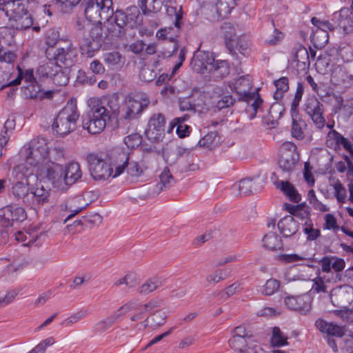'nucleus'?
<instances>
[{
	"label": "nucleus",
	"instance_id": "1",
	"mask_svg": "<svg viewBox=\"0 0 353 353\" xmlns=\"http://www.w3.org/2000/svg\"><path fill=\"white\" fill-rule=\"evenodd\" d=\"M21 152L26 161L34 168L37 175L41 176V168L43 164L60 163L64 161V150L60 146L50 149L47 140L43 137L32 139L24 146Z\"/></svg>",
	"mask_w": 353,
	"mask_h": 353
},
{
	"label": "nucleus",
	"instance_id": "2",
	"mask_svg": "<svg viewBox=\"0 0 353 353\" xmlns=\"http://www.w3.org/2000/svg\"><path fill=\"white\" fill-rule=\"evenodd\" d=\"M41 177L48 179L54 187L66 190L82 176L80 165L72 162L63 166L61 163L43 164L41 168Z\"/></svg>",
	"mask_w": 353,
	"mask_h": 353
},
{
	"label": "nucleus",
	"instance_id": "3",
	"mask_svg": "<svg viewBox=\"0 0 353 353\" xmlns=\"http://www.w3.org/2000/svg\"><path fill=\"white\" fill-rule=\"evenodd\" d=\"M252 83L253 79L249 74L243 75L228 83L231 90L236 93L237 100L247 103L246 111L250 113L251 119L256 117L263 104V99L259 97L258 90L250 92Z\"/></svg>",
	"mask_w": 353,
	"mask_h": 353
},
{
	"label": "nucleus",
	"instance_id": "4",
	"mask_svg": "<svg viewBox=\"0 0 353 353\" xmlns=\"http://www.w3.org/2000/svg\"><path fill=\"white\" fill-rule=\"evenodd\" d=\"M139 10L137 7H131L126 12L117 10L113 15L105 21L107 37L110 39L121 38L129 28H132L137 23Z\"/></svg>",
	"mask_w": 353,
	"mask_h": 353
},
{
	"label": "nucleus",
	"instance_id": "5",
	"mask_svg": "<svg viewBox=\"0 0 353 353\" xmlns=\"http://www.w3.org/2000/svg\"><path fill=\"white\" fill-rule=\"evenodd\" d=\"M90 110L83 119L82 126L90 134H95L102 132L106 122L110 119V110L105 106V100L91 98L88 100Z\"/></svg>",
	"mask_w": 353,
	"mask_h": 353
},
{
	"label": "nucleus",
	"instance_id": "6",
	"mask_svg": "<svg viewBox=\"0 0 353 353\" xmlns=\"http://www.w3.org/2000/svg\"><path fill=\"white\" fill-rule=\"evenodd\" d=\"M79 118L76 104L68 102L59 112L52 125L53 133L57 136L65 137L74 130Z\"/></svg>",
	"mask_w": 353,
	"mask_h": 353
},
{
	"label": "nucleus",
	"instance_id": "7",
	"mask_svg": "<svg viewBox=\"0 0 353 353\" xmlns=\"http://www.w3.org/2000/svg\"><path fill=\"white\" fill-rule=\"evenodd\" d=\"M83 6L86 19L94 23L101 24L114 14L112 0H87Z\"/></svg>",
	"mask_w": 353,
	"mask_h": 353
},
{
	"label": "nucleus",
	"instance_id": "8",
	"mask_svg": "<svg viewBox=\"0 0 353 353\" xmlns=\"http://www.w3.org/2000/svg\"><path fill=\"white\" fill-rule=\"evenodd\" d=\"M46 57L50 61H54V68H61L62 64L65 67H70L73 63V59L76 57L77 51L72 44L67 41L58 48H47Z\"/></svg>",
	"mask_w": 353,
	"mask_h": 353
},
{
	"label": "nucleus",
	"instance_id": "9",
	"mask_svg": "<svg viewBox=\"0 0 353 353\" xmlns=\"http://www.w3.org/2000/svg\"><path fill=\"white\" fill-rule=\"evenodd\" d=\"M12 174L16 182L12 188V194L17 199H22L24 203L29 202V177L32 172L24 165L14 168Z\"/></svg>",
	"mask_w": 353,
	"mask_h": 353
},
{
	"label": "nucleus",
	"instance_id": "10",
	"mask_svg": "<svg viewBox=\"0 0 353 353\" xmlns=\"http://www.w3.org/2000/svg\"><path fill=\"white\" fill-rule=\"evenodd\" d=\"M303 110L317 129L321 130L325 126V107L316 97L312 96L305 99Z\"/></svg>",
	"mask_w": 353,
	"mask_h": 353
},
{
	"label": "nucleus",
	"instance_id": "11",
	"mask_svg": "<svg viewBox=\"0 0 353 353\" xmlns=\"http://www.w3.org/2000/svg\"><path fill=\"white\" fill-rule=\"evenodd\" d=\"M87 161L92 177L96 181H105L113 176V169L98 154L90 153L87 156Z\"/></svg>",
	"mask_w": 353,
	"mask_h": 353
},
{
	"label": "nucleus",
	"instance_id": "12",
	"mask_svg": "<svg viewBox=\"0 0 353 353\" xmlns=\"http://www.w3.org/2000/svg\"><path fill=\"white\" fill-rule=\"evenodd\" d=\"M299 161V154L296 145L290 141L284 142L280 148L279 166L282 171L292 172Z\"/></svg>",
	"mask_w": 353,
	"mask_h": 353
},
{
	"label": "nucleus",
	"instance_id": "13",
	"mask_svg": "<svg viewBox=\"0 0 353 353\" xmlns=\"http://www.w3.org/2000/svg\"><path fill=\"white\" fill-rule=\"evenodd\" d=\"M149 99L141 94L128 96L126 97L123 108L125 119L132 120L148 107Z\"/></svg>",
	"mask_w": 353,
	"mask_h": 353
},
{
	"label": "nucleus",
	"instance_id": "14",
	"mask_svg": "<svg viewBox=\"0 0 353 353\" xmlns=\"http://www.w3.org/2000/svg\"><path fill=\"white\" fill-rule=\"evenodd\" d=\"M165 119L162 114H154L149 120L145 132L147 138L152 142L161 141L165 136Z\"/></svg>",
	"mask_w": 353,
	"mask_h": 353
},
{
	"label": "nucleus",
	"instance_id": "15",
	"mask_svg": "<svg viewBox=\"0 0 353 353\" xmlns=\"http://www.w3.org/2000/svg\"><path fill=\"white\" fill-rule=\"evenodd\" d=\"M103 28L101 26H95L91 28L89 37L85 39L83 50H86L88 57H92L94 52L99 50L104 43Z\"/></svg>",
	"mask_w": 353,
	"mask_h": 353
},
{
	"label": "nucleus",
	"instance_id": "16",
	"mask_svg": "<svg viewBox=\"0 0 353 353\" xmlns=\"http://www.w3.org/2000/svg\"><path fill=\"white\" fill-rule=\"evenodd\" d=\"M241 0H214L207 6L212 13V17L214 20H219L227 17L231 10Z\"/></svg>",
	"mask_w": 353,
	"mask_h": 353
},
{
	"label": "nucleus",
	"instance_id": "17",
	"mask_svg": "<svg viewBox=\"0 0 353 353\" xmlns=\"http://www.w3.org/2000/svg\"><path fill=\"white\" fill-rule=\"evenodd\" d=\"M121 161L123 160L121 165H118L115 168V173L113 177H116L122 174L125 168H127V172L132 176L138 177L141 176L144 170H146L143 163H139L137 161L128 162L129 158L128 154L124 152H121L119 154Z\"/></svg>",
	"mask_w": 353,
	"mask_h": 353
},
{
	"label": "nucleus",
	"instance_id": "18",
	"mask_svg": "<svg viewBox=\"0 0 353 353\" xmlns=\"http://www.w3.org/2000/svg\"><path fill=\"white\" fill-rule=\"evenodd\" d=\"M213 54L210 52L197 50L191 61L192 68L197 73H203L210 71V65L214 63Z\"/></svg>",
	"mask_w": 353,
	"mask_h": 353
},
{
	"label": "nucleus",
	"instance_id": "19",
	"mask_svg": "<svg viewBox=\"0 0 353 353\" xmlns=\"http://www.w3.org/2000/svg\"><path fill=\"white\" fill-rule=\"evenodd\" d=\"M284 303L290 310L296 311L302 314H307L312 308L311 298L307 294L288 296L285 298Z\"/></svg>",
	"mask_w": 353,
	"mask_h": 353
},
{
	"label": "nucleus",
	"instance_id": "20",
	"mask_svg": "<svg viewBox=\"0 0 353 353\" xmlns=\"http://www.w3.org/2000/svg\"><path fill=\"white\" fill-rule=\"evenodd\" d=\"M0 10L5 12L8 19H10L28 10L27 1L0 0Z\"/></svg>",
	"mask_w": 353,
	"mask_h": 353
},
{
	"label": "nucleus",
	"instance_id": "21",
	"mask_svg": "<svg viewBox=\"0 0 353 353\" xmlns=\"http://www.w3.org/2000/svg\"><path fill=\"white\" fill-rule=\"evenodd\" d=\"M8 21L12 28L18 30H27L31 27L35 32H39L40 30V27L39 26H32L33 19L28 10L24 12L23 14L21 13L14 17L8 19Z\"/></svg>",
	"mask_w": 353,
	"mask_h": 353
},
{
	"label": "nucleus",
	"instance_id": "22",
	"mask_svg": "<svg viewBox=\"0 0 353 353\" xmlns=\"http://www.w3.org/2000/svg\"><path fill=\"white\" fill-rule=\"evenodd\" d=\"M299 72H307L310 68V61L307 49L303 46H299L293 53L292 63Z\"/></svg>",
	"mask_w": 353,
	"mask_h": 353
},
{
	"label": "nucleus",
	"instance_id": "23",
	"mask_svg": "<svg viewBox=\"0 0 353 353\" xmlns=\"http://www.w3.org/2000/svg\"><path fill=\"white\" fill-rule=\"evenodd\" d=\"M277 226L284 237H290L299 230V223L292 216H286L281 219Z\"/></svg>",
	"mask_w": 353,
	"mask_h": 353
},
{
	"label": "nucleus",
	"instance_id": "24",
	"mask_svg": "<svg viewBox=\"0 0 353 353\" xmlns=\"http://www.w3.org/2000/svg\"><path fill=\"white\" fill-rule=\"evenodd\" d=\"M172 29L170 28H165L159 30L156 34V37L158 39L168 40L170 43V48L162 52L163 57H170L172 54L176 52L178 50V44L175 40L173 34H170Z\"/></svg>",
	"mask_w": 353,
	"mask_h": 353
},
{
	"label": "nucleus",
	"instance_id": "25",
	"mask_svg": "<svg viewBox=\"0 0 353 353\" xmlns=\"http://www.w3.org/2000/svg\"><path fill=\"white\" fill-rule=\"evenodd\" d=\"M315 325L320 332L330 336L342 337L345 334L342 327L333 323H328L323 319H318L315 323Z\"/></svg>",
	"mask_w": 353,
	"mask_h": 353
},
{
	"label": "nucleus",
	"instance_id": "26",
	"mask_svg": "<svg viewBox=\"0 0 353 353\" xmlns=\"http://www.w3.org/2000/svg\"><path fill=\"white\" fill-rule=\"evenodd\" d=\"M60 69L54 68L53 63H48L40 65L37 69V72L43 77H54V81H58V79L63 77V84H67L68 79L62 73L59 72Z\"/></svg>",
	"mask_w": 353,
	"mask_h": 353
},
{
	"label": "nucleus",
	"instance_id": "27",
	"mask_svg": "<svg viewBox=\"0 0 353 353\" xmlns=\"http://www.w3.org/2000/svg\"><path fill=\"white\" fill-rule=\"evenodd\" d=\"M103 60L108 67L112 70L121 68L125 63L124 57L117 51L104 53Z\"/></svg>",
	"mask_w": 353,
	"mask_h": 353
},
{
	"label": "nucleus",
	"instance_id": "28",
	"mask_svg": "<svg viewBox=\"0 0 353 353\" xmlns=\"http://www.w3.org/2000/svg\"><path fill=\"white\" fill-rule=\"evenodd\" d=\"M276 188L280 189L289 199L294 202L298 203L301 199V196L299 194L294 186L288 181H280L276 184Z\"/></svg>",
	"mask_w": 353,
	"mask_h": 353
},
{
	"label": "nucleus",
	"instance_id": "29",
	"mask_svg": "<svg viewBox=\"0 0 353 353\" xmlns=\"http://www.w3.org/2000/svg\"><path fill=\"white\" fill-rule=\"evenodd\" d=\"M189 116L185 114L183 117L174 118L170 123V126L168 129V132L170 133L172 130L176 127V134L179 137L183 138L188 133L190 127L184 123V121L188 119Z\"/></svg>",
	"mask_w": 353,
	"mask_h": 353
},
{
	"label": "nucleus",
	"instance_id": "30",
	"mask_svg": "<svg viewBox=\"0 0 353 353\" xmlns=\"http://www.w3.org/2000/svg\"><path fill=\"white\" fill-rule=\"evenodd\" d=\"M162 305V301L159 299H152L146 303L141 305L139 306L140 312L132 314L130 316V321L132 322H136L141 320L144 316V312H150L152 310L161 307Z\"/></svg>",
	"mask_w": 353,
	"mask_h": 353
},
{
	"label": "nucleus",
	"instance_id": "31",
	"mask_svg": "<svg viewBox=\"0 0 353 353\" xmlns=\"http://www.w3.org/2000/svg\"><path fill=\"white\" fill-rule=\"evenodd\" d=\"M48 192L43 188H36L34 191L29 192L28 198L30 205H41L48 201Z\"/></svg>",
	"mask_w": 353,
	"mask_h": 353
},
{
	"label": "nucleus",
	"instance_id": "32",
	"mask_svg": "<svg viewBox=\"0 0 353 353\" xmlns=\"http://www.w3.org/2000/svg\"><path fill=\"white\" fill-rule=\"evenodd\" d=\"M163 285V281L159 278L154 277L148 279L137 290L141 295H148Z\"/></svg>",
	"mask_w": 353,
	"mask_h": 353
},
{
	"label": "nucleus",
	"instance_id": "33",
	"mask_svg": "<svg viewBox=\"0 0 353 353\" xmlns=\"http://www.w3.org/2000/svg\"><path fill=\"white\" fill-rule=\"evenodd\" d=\"M263 246L270 250H277L282 248L281 239L274 232H270L263 238Z\"/></svg>",
	"mask_w": 353,
	"mask_h": 353
},
{
	"label": "nucleus",
	"instance_id": "34",
	"mask_svg": "<svg viewBox=\"0 0 353 353\" xmlns=\"http://www.w3.org/2000/svg\"><path fill=\"white\" fill-rule=\"evenodd\" d=\"M219 143L220 137L218 135V132L216 131H212L201 139L198 144L200 147L212 150L216 148Z\"/></svg>",
	"mask_w": 353,
	"mask_h": 353
},
{
	"label": "nucleus",
	"instance_id": "35",
	"mask_svg": "<svg viewBox=\"0 0 353 353\" xmlns=\"http://www.w3.org/2000/svg\"><path fill=\"white\" fill-rule=\"evenodd\" d=\"M310 38L311 41L315 48H323L328 42L329 34L327 32L321 30L315 29L312 31Z\"/></svg>",
	"mask_w": 353,
	"mask_h": 353
},
{
	"label": "nucleus",
	"instance_id": "36",
	"mask_svg": "<svg viewBox=\"0 0 353 353\" xmlns=\"http://www.w3.org/2000/svg\"><path fill=\"white\" fill-rule=\"evenodd\" d=\"M17 70L19 72L18 76L15 79L8 83V85H9V86L19 85L23 79H24L26 82L29 83L30 85L37 83L34 77L32 70H26L25 73H23V70L19 66H17Z\"/></svg>",
	"mask_w": 353,
	"mask_h": 353
},
{
	"label": "nucleus",
	"instance_id": "37",
	"mask_svg": "<svg viewBox=\"0 0 353 353\" xmlns=\"http://www.w3.org/2000/svg\"><path fill=\"white\" fill-rule=\"evenodd\" d=\"M238 101L237 98L230 94L228 92H223L220 99L216 102L214 108L221 110L233 105Z\"/></svg>",
	"mask_w": 353,
	"mask_h": 353
},
{
	"label": "nucleus",
	"instance_id": "38",
	"mask_svg": "<svg viewBox=\"0 0 353 353\" xmlns=\"http://www.w3.org/2000/svg\"><path fill=\"white\" fill-rule=\"evenodd\" d=\"M139 283L137 274L133 272H128L124 276L118 279L114 282V287L125 285L129 288H134Z\"/></svg>",
	"mask_w": 353,
	"mask_h": 353
},
{
	"label": "nucleus",
	"instance_id": "39",
	"mask_svg": "<svg viewBox=\"0 0 353 353\" xmlns=\"http://www.w3.org/2000/svg\"><path fill=\"white\" fill-rule=\"evenodd\" d=\"M209 72L215 77L223 78L229 74V68L224 61H215L213 65H210Z\"/></svg>",
	"mask_w": 353,
	"mask_h": 353
},
{
	"label": "nucleus",
	"instance_id": "40",
	"mask_svg": "<svg viewBox=\"0 0 353 353\" xmlns=\"http://www.w3.org/2000/svg\"><path fill=\"white\" fill-rule=\"evenodd\" d=\"M252 341L245 338L233 337L229 340V345L234 350L239 353H245Z\"/></svg>",
	"mask_w": 353,
	"mask_h": 353
},
{
	"label": "nucleus",
	"instance_id": "41",
	"mask_svg": "<svg viewBox=\"0 0 353 353\" xmlns=\"http://www.w3.org/2000/svg\"><path fill=\"white\" fill-rule=\"evenodd\" d=\"M27 90L29 93H26V95L31 99H40L50 98L52 95L51 92H42L41 87L37 83L32 85H29L27 87Z\"/></svg>",
	"mask_w": 353,
	"mask_h": 353
},
{
	"label": "nucleus",
	"instance_id": "42",
	"mask_svg": "<svg viewBox=\"0 0 353 353\" xmlns=\"http://www.w3.org/2000/svg\"><path fill=\"white\" fill-rule=\"evenodd\" d=\"M14 126V121L8 119L3 127L0 134V148L1 149L8 143L12 129Z\"/></svg>",
	"mask_w": 353,
	"mask_h": 353
},
{
	"label": "nucleus",
	"instance_id": "43",
	"mask_svg": "<svg viewBox=\"0 0 353 353\" xmlns=\"http://www.w3.org/2000/svg\"><path fill=\"white\" fill-rule=\"evenodd\" d=\"M276 91L274 94V98L276 100H280L283 97V94L289 89L288 79L287 77H281L274 81Z\"/></svg>",
	"mask_w": 353,
	"mask_h": 353
},
{
	"label": "nucleus",
	"instance_id": "44",
	"mask_svg": "<svg viewBox=\"0 0 353 353\" xmlns=\"http://www.w3.org/2000/svg\"><path fill=\"white\" fill-rule=\"evenodd\" d=\"M226 277L225 270L217 269L208 274L205 277V281L208 285H214L223 281Z\"/></svg>",
	"mask_w": 353,
	"mask_h": 353
},
{
	"label": "nucleus",
	"instance_id": "45",
	"mask_svg": "<svg viewBox=\"0 0 353 353\" xmlns=\"http://www.w3.org/2000/svg\"><path fill=\"white\" fill-rule=\"evenodd\" d=\"M137 302L134 300H130L126 302L124 305L120 306L112 314L116 316L119 321L121 318L125 316L129 312L137 309Z\"/></svg>",
	"mask_w": 353,
	"mask_h": 353
},
{
	"label": "nucleus",
	"instance_id": "46",
	"mask_svg": "<svg viewBox=\"0 0 353 353\" xmlns=\"http://www.w3.org/2000/svg\"><path fill=\"white\" fill-rule=\"evenodd\" d=\"M137 302L134 300H130L126 302L124 305L120 306L112 314L116 316L119 321L121 318L125 316L129 312L137 309Z\"/></svg>",
	"mask_w": 353,
	"mask_h": 353
},
{
	"label": "nucleus",
	"instance_id": "47",
	"mask_svg": "<svg viewBox=\"0 0 353 353\" xmlns=\"http://www.w3.org/2000/svg\"><path fill=\"white\" fill-rule=\"evenodd\" d=\"M157 75L156 70L152 66L145 65L139 72V78L142 81L150 82L154 80Z\"/></svg>",
	"mask_w": 353,
	"mask_h": 353
},
{
	"label": "nucleus",
	"instance_id": "48",
	"mask_svg": "<svg viewBox=\"0 0 353 353\" xmlns=\"http://www.w3.org/2000/svg\"><path fill=\"white\" fill-rule=\"evenodd\" d=\"M332 188L337 201L340 203H345L347 198L346 189L339 179L332 184Z\"/></svg>",
	"mask_w": 353,
	"mask_h": 353
},
{
	"label": "nucleus",
	"instance_id": "49",
	"mask_svg": "<svg viewBox=\"0 0 353 353\" xmlns=\"http://www.w3.org/2000/svg\"><path fill=\"white\" fill-rule=\"evenodd\" d=\"M45 43L47 48H55L57 44L61 45L59 31L54 28L49 30L46 33Z\"/></svg>",
	"mask_w": 353,
	"mask_h": 353
},
{
	"label": "nucleus",
	"instance_id": "50",
	"mask_svg": "<svg viewBox=\"0 0 353 353\" xmlns=\"http://www.w3.org/2000/svg\"><path fill=\"white\" fill-rule=\"evenodd\" d=\"M87 314L86 311L79 310L76 313L71 314L70 316L63 321L61 325L66 327H70L73 325L77 323L79 321L82 320Z\"/></svg>",
	"mask_w": 353,
	"mask_h": 353
},
{
	"label": "nucleus",
	"instance_id": "51",
	"mask_svg": "<svg viewBox=\"0 0 353 353\" xmlns=\"http://www.w3.org/2000/svg\"><path fill=\"white\" fill-rule=\"evenodd\" d=\"M288 337L281 331L278 327H274L272 330L271 342L274 346H281L287 344Z\"/></svg>",
	"mask_w": 353,
	"mask_h": 353
},
{
	"label": "nucleus",
	"instance_id": "52",
	"mask_svg": "<svg viewBox=\"0 0 353 353\" xmlns=\"http://www.w3.org/2000/svg\"><path fill=\"white\" fill-rule=\"evenodd\" d=\"M55 343V339L52 336H49L40 343H39L29 353H45L47 348Z\"/></svg>",
	"mask_w": 353,
	"mask_h": 353
},
{
	"label": "nucleus",
	"instance_id": "53",
	"mask_svg": "<svg viewBox=\"0 0 353 353\" xmlns=\"http://www.w3.org/2000/svg\"><path fill=\"white\" fill-rule=\"evenodd\" d=\"M152 325L159 327L163 325L167 319L166 312L163 310H158L150 314Z\"/></svg>",
	"mask_w": 353,
	"mask_h": 353
},
{
	"label": "nucleus",
	"instance_id": "54",
	"mask_svg": "<svg viewBox=\"0 0 353 353\" xmlns=\"http://www.w3.org/2000/svg\"><path fill=\"white\" fill-rule=\"evenodd\" d=\"M160 179V190H163V188H168L174 182V178L171 174L168 168L165 167L161 174L159 175Z\"/></svg>",
	"mask_w": 353,
	"mask_h": 353
},
{
	"label": "nucleus",
	"instance_id": "55",
	"mask_svg": "<svg viewBox=\"0 0 353 353\" xmlns=\"http://www.w3.org/2000/svg\"><path fill=\"white\" fill-rule=\"evenodd\" d=\"M238 189L241 195H248L252 192L253 189H255L252 179H244L241 180L238 185Z\"/></svg>",
	"mask_w": 353,
	"mask_h": 353
},
{
	"label": "nucleus",
	"instance_id": "56",
	"mask_svg": "<svg viewBox=\"0 0 353 353\" xmlns=\"http://www.w3.org/2000/svg\"><path fill=\"white\" fill-rule=\"evenodd\" d=\"M280 288L279 281L270 279H268L265 285H263V294L267 296H270L276 292Z\"/></svg>",
	"mask_w": 353,
	"mask_h": 353
},
{
	"label": "nucleus",
	"instance_id": "57",
	"mask_svg": "<svg viewBox=\"0 0 353 353\" xmlns=\"http://www.w3.org/2000/svg\"><path fill=\"white\" fill-rule=\"evenodd\" d=\"M303 121L302 120L296 121L294 119H292L291 134L292 136L296 139H303L305 137L304 132L302 128V124Z\"/></svg>",
	"mask_w": 353,
	"mask_h": 353
},
{
	"label": "nucleus",
	"instance_id": "58",
	"mask_svg": "<svg viewBox=\"0 0 353 353\" xmlns=\"http://www.w3.org/2000/svg\"><path fill=\"white\" fill-rule=\"evenodd\" d=\"M311 22L316 28V29L321 30L327 33L329 31L334 30V26L328 21L320 20L316 17H312Z\"/></svg>",
	"mask_w": 353,
	"mask_h": 353
},
{
	"label": "nucleus",
	"instance_id": "59",
	"mask_svg": "<svg viewBox=\"0 0 353 353\" xmlns=\"http://www.w3.org/2000/svg\"><path fill=\"white\" fill-rule=\"evenodd\" d=\"M284 111V108L282 107V105L279 103H276L271 105L269 110V117L274 121V120L276 121L277 119H279L282 116V112Z\"/></svg>",
	"mask_w": 353,
	"mask_h": 353
},
{
	"label": "nucleus",
	"instance_id": "60",
	"mask_svg": "<svg viewBox=\"0 0 353 353\" xmlns=\"http://www.w3.org/2000/svg\"><path fill=\"white\" fill-rule=\"evenodd\" d=\"M124 142L128 148H134L141 144V137L137 133H133L127 136L124 139Z\"/></svg>",
	"mask_w": 353,
	"mask_h": 353
},
{
	"label": "nucleus",
	"instance_id": "61",
	"mask_svg": "<svg viewBox=\"0 0 353 353\" xmlns=\"http://www.w3.org/2000/svg\"><path fill=\"white\" fill-rule=\"evenodd\" d=\"M10 213V219L12 221H23L26 218V213L23 208H11Z\"/></svg>",
	"mask_w": 353,
	"mask_h": 353
},
{
	"label": "nucleus",
	"instance_id": "62",
	"mask_svg": "<svg viewBox=\"0 0 353 353\" xmlns=\"http://www.w3.org/2000/svg\"><path fill=\"white\" fill-rule=\"evenodd\" d=\"M17 294V290H12L7 292L4 296L0 297V309L12 303Z\"/></svg>",
	"mask_w": 353,
	"mask_h": 353
},
{
	"label": "nucleus",
	"instance_id": "63",
	"mask_svg": "<svg viewBox=\"0 0 353 353\" xmlns=\"http://www.w3.org/2000/svg\"><path fill=\"white\" fill-rule=\"evenodd\" d=\"M303 94V87L301 83H298L296 91L295 93L294 98L292 103L291 110L292 112H296L297 110V108L299 106V103L302 98Z\"/></svg>",
	"mask_w": 353,
	"mask_h": 353
},
{
	"label": "nucleus",
	"instance_id": "64",
	"mask_svg": "<svg viewBox=\"0 0 353 353\" xmlns=\"http://www.w3.org/2000/svg\"><path fill=\"white\" fill-rule=\"evenodd\" d=\"M17 58V55L11 52L0 48V62L12 63Z\"/></svg>",
	"mask_w": 353,
	"mask_h": 353
}]
</instances>
